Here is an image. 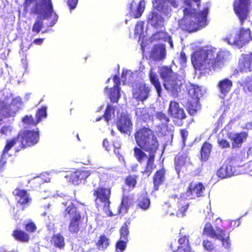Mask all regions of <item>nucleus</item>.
Segmentation results:
<instances>
[{
    "label": "nucleus",
    "instance_id": "obj_1",
    "mask_svg": "<svg viewBox=\"0 0 252 252\" xmlns=\"http://www.w3.org/2000/svg\"><path fill=\"white\" fill-rule=\"evenodd\" d=\"M229 55L226 51H218L212 46H206L194 52L191 56V62L196 69L217 70L224 65V60Z\"/></svg>",
    "mask_w": 252,
    "mask_h": 252
},
{
    "label": "nucleus",
    "instance_id": "obj_2",
    "mask_svg": "<svg viewBox=\"0 0 252 252\" xmlns=\"http://www.w3.org/2000/svg\"><path fill=\"white\" fill-rule=\"evenodd\" d=\"M199 0H185L184 17L179 21V26L184 30L194 32L207 25V16L209 7L207 6L202 11L197 12Z\"/></svg>",
    "mask_w": 252,
    "mask_h": 252
},
{
    "label": "nucleus",
    "instance_id": "obj_3",
    "mask_svg": "<svg viewBox=\"0 0 252 252\" xmlns=\"http://www.w3.org/2000/svg\"><path fill=\"white\" fill-rule=\"evenodd\" d=\"M205 190V187L200 183H191L187 191L181 194L178 199V210L169 207L167 213L170 215H176L178 217H182L185 215V213L187 210L189 203L187 201L189 199H195L203 195Z\"/></svg>",
    "mask_w": 252,
    "mask_h": 252
},
{
    "label": "nucleus",
    "instance_id": "obj_4",
    "mask_svg": "<svg viewBox=\"0 0 252 252\" xmlns=\"http://www.w3.org/2000/svg\"><path fill=\"white\" fill-rule=\"evenodd\" d=\"M110 195V190L109 189L99 188L94 191V195L95 197V202L96 204L100 203L104 204L103 208L106 212L107 210L109 212V215H116L118 214H126L128 209L129 199L127 197L124 196L121 203L118 208V210L116 212H113L112 210H109V197Z\"/></svg>",
    "mask_w": 252,
    "mask_h": 252
},
{
    "label": "nucleus",
    "instance_id": "obj_5",
    "mask_svg": "<svg viewBox=\"0 0 252 252\" xmlns=\"http://www.w3.org/2000/svg\"><path fill=\"white\" fill-rule=\"evenodd\" d=\"M137 145L146 151L155 153L158 143L153 132L148 128H143L135 134Z\"/></svg>",
    "mask_w": 252,
    "mask_h": 252
},
{
    "label": "nucleus",
    "instance_id": "obj_6",
    "mask_svg": "<svg viewBox=\"0 0 252 252\" xmlns=\"http://www.w3.org/2000/svg\"><path fill=\"white\" fill-rule=\"evenodd\" d=\"M226 40L231 45L242 47L252 40L251 32L249 29H245L242 28L239 32L231 33L227 37Z\"/></svg>",
    "mask_w": 252,
    "mask_h": 252
},
{
    "label": "nucleus",
    "instance_id": "obj_7",
    "mask_svg": "<svg viewBox=\"0 0 252 252\" xmlns=\"http://www.w3.org/2000/svg\"><path fill=\"white\" fill-rule=\"evenodd\" d=\"M63 214L65 218L71 219L68 226L69 231L72 233H77L79 230L81 216L77 212L76 208L72 204H69Z\"/></svg>",
    "mask_w": 252,
    "mask_h": 252
},
{
    "label": "nucleus",
    "instance_id": "obj_8",
    "mask_svg": "<svg viewBox=\"0 0 252 252\" xmlns=\"http://www.w3.org/2000/svg\"><path fill=\"white\" fill-rule=\"evenodd\" d=\"M39 139L38 131L24 130L21 131L16 142L19 141L21 142L22 146L25 147L28 146H32L36 144Z\"/></svg>",
    "mask_w": 252,
    "mask_h": 252
},
{
    "label": "nucleus",
    "instance_id": "obj_9",
    "mask_svg": "<svg viewBox=\"0 0 252 252\" xmlns=\"http://www.w3.org/2000/svg\"><path fill=\"white\" fill-rule=\"evenodd\" d=\"M250 0H235L234 3V9L242 24L244 19H246L249 10Z\"/></svg>",
    "mask_w": 252,
    "mask_h": 252
},
{
    "label": "nucleus",
    "instance_id": "obj_10",
    "mask_svg": "<svg viewBox=\"0 0 252 252\" xmlns=\"http://www.w3.org/2000/svg\"><path fill=\"white\" fill-rule=\"evenodd\" d=\"M0 104H2L0 107V114L5 117L13 116L21 105V99L20 97L14 98L11 104L9 106H4L3 102H0Z\"/></svg>",
    "mask_w": 252,
    "mask_h": 252
},
{
    "label": "nucleus",
    "instance_id": "obj_11",
    "mask_svg": "<svg viewBox=\"0 0 252 252\" xmlns=\"http://www.w3.org/2000/svg\"><path fill=\"white\" fill-rule=\"evenodd\" d=\"M171 78L169 81V86H166V82L164 83V86L166 90L172 94L173 95H176V94L181 90V87L184 82L183 78L176 74L175 77Z\"/></svg>",
    "mask_w": 252,
    "mask_h": 252
},
{
    "label": "nucleus",
    "instance_id": "obj_12",
    "mask_svg": "<svg viewBox=\"0 0 252 252\" xmlns=\"http://www.w3.org/2000/svg\"><path fill=\"white\" fill-rule=\"evenodd\" d=\"M149 92V88L145 84H137L133 89V96L138 100L144 101L148 98Z\"/></svg>",
    "mask_w": 252,
    "mask_h": 252
},
{
    "label": "nucleus",
    "instance_id": "obj_13",
    "mask_svg": "<svg viewBox=\"0 0 252 252\" xmlns=\"http://www.w3.org/2000/svg\"><path fill=\"white\" fill-rule=\"evenodd\" d=\"M113 81L114 82V87L111 88L108 91H107V87H106L104 89V92L105 93H107V94L109 96L110 99L112 102H117L121 97L120 88H119L120 81L119 77L116 75L114 76Z\"/></svg>",
    "mask_w": 252,
    "mask_h": 252
},
{
    "label": "nucleus",
    "instance_id": "obj_14",
    "mask_svg": "<svg viewBox=\"0 0 252 252\" xmlns=\"http://www.w3.org/2000/svg\"><path fill=\"white\" fill-rule=\"evenodd\" d=\"M227 135L228 138L231 141V146L233 149L241 147L248 137V134L246 132H230L228 133Z\"/></svg>",
    "mask_w": 252,
    "mask_h": 252
},
{
    "label": "nucleus",
    "instance_id": "obj_15",
    "mask_svg": "<svg viewBox=\"0 0 252 252\" xmlns=\"http://www.w3.org/2000/svg\"><path fill=\"white\" fill-rule=\"evenodd\" d=\"M238 68L241 72H248L252 71V53L241 57L239 60Z\"/></svg>",
    "mask_w": 252,
    "mask_h": 252
},
{
    "label": "nucleus",
    "instance_id": "obj_16",
    "mask_svg": "<svg viewBox=\"0 0 252 252\" xmlns=\"http://www.w3.org/2000/svg\"><path fill=\"white\" fill-rule=\"evenodd\" d=\"M132 123L129 116L127 114H122L117 123L118 129L122 132L127 133L132 128Z\"/></svg>",
    "mask_w": 252,
    "mask_h": 252
},
{
    "label": "nucleus",
    "instance_id": "obj_17",
    "mask_svg": "<svg viewBox=\"0 0 252 252\" xmlns=\"http://www.w3.org/2000/svg\"><path fill=\"white\" fill-rule=\"evenodd\" d=\"M166 56V49L165 46L162 44L155 45L151 50L150 58L155 61H162Z\"/></svg>",
    "mask_w": 252,
    "mask_h": 252
},
{
    "label": "nucleus",
    "instance_id": "obj_18",
    "mask_svg": "<svg viewBox=\"0 0 252 252\" xmlns=\"http://www.w3.org/2000/svg\"><path fill=\"white\" fill-rule=\"evenodd\" d=\"M169 113L173 117L179 119H184L186 117V113L183 109L180 107L178 103L171 101L168 109Z\"/></svg>",
    "mask_w": 252,
    "mask_h": 252
},
{
    "label": "nucleus",
    "instance_id": "obj_19",
    "mask_svg": "<svg viewBox=\"0 0 252 252\" xmlns=\"http://www.w3.org/2000/svg\"><path fill=\"white\" fill-rule=\"evenodd\" d=\"M158 71L164 83L166 82V86H169L168 80L175 77L177 74L173 71L171 67L166 66L160 67Z\"/></svg>",
    "mask_w": 252,
    "mask_h": 252
},
{
    "label": "nucleus",
    "instance_id": "obj_20",
    "mask_svg": "<svg viewBox=\"0 0 252 252\" xmlns=\"http://www.w3.org/2000/svg\"><path fill=\"white\" fill-rule=\"evenodd\" d=\"M13 194L16 196L18 203L21 205L28 204L31 201L29 194L25 190L17 189L14 190Z\"/></svg>",
    "mask_w": 252,
    "mask_h": 252
},
{
    "label": "nucleus",
    "instance_id": "obj_21",
    "mask_svg": "<svg viewBox=\"0 0 252 252\" xmlns=\"http://www.w3.org/2000/svg\"><path fill=\"white\" fill-rule=\"evenodd\" d=\"M187 90L189 96V99L195 100L199 101V98L202 96L204 92L200 87L192 84L188 85Z\"/></svg>",
    "mask_w": 252,
    "mask_h": 252
},
{
    "label": "nucleus",
    "instance_id": "obj_22",
    "mask_svg": "<svg viewBox=\"0 0 252 252\" xmlns=\"http://www.w3.org/2000/svg\"><path fill=\"white\" fill-rule=\"evenodd\" d=\"M232 82L228 78L220 80L217 85L219 92L221 95L224 96L231 90L232 87Z\"/></svg>",
    "mask_w": 252,
    "mask_h": 252
},
{
    "label": "nucleus",
    "instance_id": "obj_23",
    "mask_svg": "<svg viewBox=\"0 0 252 252\" xmlns=\"http://www.w3.org/2000/svg\"><path fill=\"white\" fill-rule=\"evenodd\" d=\"M149 23L156 28L162 27L164 25L163 18L158 13L153 12L148 16Z\"/></svg>",
    "mask_w": 252,
    "mask_h": 252
},
{
    "label": "nucleus",
    "instance_id": "obj_24",
    "mask_svg": "<svg viewBox=\"0 0 252 252\" xmlns=\"http://www.w3.org/2000/svg\"><path fill=\"white\" fill-rule=\"evenodd\" d=\"M130 9L132 12V16L135 18H139L142 15L144 10L145 3L142 1H140L138 4L133 1L131 4Z\"/></svg>",
    "mask_w": 252,
    "mask_h": 252
},
{
    "label": "nucleus",
    "instance_id": "obj_25",
    "mask_svg": "<svg viewBox=\"0 0 252 252\" xmlns=\"http://www.w3.org/2000/svg\"><path fill=\"white\" fill-rule=\"evenodd\" d=\"M153 111L151 108H138L135 110V114L139 119L146 121L152 117Z\"/></svg>",
    "mask_w": 252,
    "mask_h": 252
},
{
    "label": "nucleus",
    "instance_id": "obj_26",
    "mask_svg": "<svg viewBox=\"0 0 252 252\" xmlns=\"http://www.w3.org/2000/svg\"><path fill=\"white\" fill-rule=\"evenodd\" d=\"M234 173V168L230 165L225 164L218 170V175L222 178L230 177L233 175Z\"/></svg>",
    "mask_w": 252,
    "mask_h": 252
},
{
    "label": "nucleus",
    "instance_id": "obj_27",
    "mask_svg": "<svg viewBox=\"0 0 252 252\" xmlns=\"http://www.w3.org/2000/svg\"><path fill=\"white\" fill-rule=\"evenodd\" d=\"M218 229H221L220 228H216V230H214L212 224L210 223H207L203 229V234L207 235L213 238H220L219 236L220 233L219 232Z\"/></svg>",
    "mask_w": 252,
    "mask_h": 252
},
{
    "label": "nucleus",
    "instance_id": "obj_28",
    "mask_svg": "<svg viewBox=\"0 0 252 252\" xmlns=\"http://www.w3.org/2000/svg\"><path fill=\"white\" fill-rule=\"evenodd\" d=\"M16 143L15 139L11 140H8L6 143V145L3 150V153L1 155V158L0 159V167H2L6 162V158L8 156V151L15 145Z\"/></svg>",
    "mask_w": 252,
    "mask_h": 252
},
{
    "label": "nucleus",
    "instance_id": "obj_29",
    "mask_svg": "<svg viewBox=\"0 0 252 252\" xmlns=\"http://www.w3.org/2000/svg\"><path fill=\"white\" fill-rule=\"evenodd\" d=\"M100 168H93V170H83L76 172L74 173L72 177L73 178L74 177L77 178L79 180L86 179L89 176L91 175V174L94 173V172L99 173V170Z\"/></svg>",
    "mask_w": 252,
    "mask_h": 252
},
{
    "label": "nucleus",
    "instance_id": "obj_30",
    "mask_svg": "<svg viewBox=\"0 0 252 252\" xmlns=\"http://www.w3.org/2000/svg\"><path fill=\"white\" fill-rule=\"evenodd\" d=\"M218 231L220 233L219 236L220 238H217V239L221 240L223 246L225 249L229 250L231 246L229 234L223 229H218Z\"/></svg>",
    "mask_w": 252,
    "mask_h": 252
},
{
    "label": "nucleus",
    "instance_id": "obj_31",
    "mask_svg": "<svg viewBox=\"0 0 252 252\" xmlns=\"http://www.w3.org/2000/svg\"><path fill=\"white\" fill-rule=\"evenodd\" d=\"M187 107L189 114L191 115H194L200 109L199 101L189 99Z\"/></svg>",
    "mask_w": 252,
    "mask_h": 252
},
{
    "label": "nucleus",
    "instance_id": "obj_32",
    "mask_svg": "<svg viewBox=\"0 0 252 252\" xmlns=\"http://www.w3.org/2000/svg\"><path fill=\"white\" fill-rule=\"evenodd\" d=\"M149 77L151 82L154 86L158 96H161V87L157 75L153 73L151 70Z\"/></svg>",
    "mask_w": 252,
    "mask_h": 252
},
{
    "label": "nucleus",
    "instance_id": "obj_33",
    "mask_svg": "<svg viewBox=\"0 0 252 252\" xmlns=\"http://www.w3.org/2000/svg\"><path fill=\"white\" fill-rule=\"evenodd\" d=\"M165 170L163 169L158 171L154 178V183L155 189H158V186L162 184L165 180Z\"/></svg>",
    "mask_w": 252,
    "mask_h": 252
},
{
    "label": "nucleus",
    "instance_id": "obj_34",
    "mask_svg": "<svg viewBox=\"0 0 252 252\" xmlns=\"http://www.w3.org/2000/svg\"><path fill=\"white\" fill-rule=\"evenodd\" d=\"M153 38L155 40L163 39L164 41L168 42L169 43L171 47L172 48L173 47V44L171 37L167 35V33L163 31L159 32L153 35Z\"/></svg>",
    "mask_w": 252,
    "mask_h": 252
},
{
    "label": "nucleus",
    "instance_id": "obj_35",
    "mask_svg": "<svg viewBox=\"0 0 252 252\" xmlns=\"http://www.w3.org/2000/svg\"><path fill=\"white\" fill-rule=\"evenodd\" d=\"M211 145L208 143H205L201 151V159L202 160L206 161L209 157L210 154L211 150Z\"/></svg>",
    "mask_w": 252,
    "mask_h": 252
},
{
    "label": "nucleus",
    "instance_id": "obj_36",
    "mask_svg": "<svg viewBox=\"0 0 252 252\" xmlns=\"http://www.w3.org/2000/svg\"><path fill=\"white\" fill-rule=\"evenodd\" d=\"M52 242L55 247L60 249L63 248L65 245L64 238L60 234L54 235L52 237Z\"/></svg>",
    "mask_w": 252,
    "mask_h": 252
},
{
    "label": "nucleus",
    "instance_id": "obj_37",
    "mask_svg": "<svg viewBox=\"0 0 252 252\" xmlns=\"http://www.w3.org/2000/svg\"><path fill=\"white\" fill-rule=\"evenodd\" d=\"M154 162V155L153 153L152 154H150L149 158H148V161L147 163L145 170L143 172L144 173L146 174L148 176H149L151 174L153 170L155 168Z\"/></svg>",
    "mask_w": 252,
    "mask_h": 252
},
{
    "label": "nucleus",
    "instance_id": "obj_38",
    "mask_svg": "<svg viewBox=\"0 0 252 252\" xmlns=\"http://www.w3.org/2000/svg\"><path fill=\"white\" fill-rule=\"evenodd\" d=\"M189 158L186 154L180 155L175 158V165L176 170L179 171L181 167L185 164L188 161Z\"/></svg>",
    "mask_w": 252,
    "mask_h": 252
},
{
    "label": "nucleus",
    "instance_id": "obj_39",
    "mask_svg": "<svg viewBox=\"0 0 252 252\" xmlns=\"http://www.w3.org/2000/svg\"><path fill=\"white\" fill-rule=\"evenodd\" d=\"M13 235L14 237L20 241L27 242L29 241V235L21 230H16L13 232Z\"/></svg>",
    "mask_w": 252,
    "mask_h": 252
},
{
    "label": "nucleus",
    "instance_id": "obj_40",
    "mask_svg": "<svg viewBox=\"0 0 252 252\" xmlns=\"http://www.w3.org/2000/svg\"><path fill=\"white\" fill-rule=\"evenodd\" d=\"M96 244L98 249L101 250H104L109 244V240L106 236L102 235L100 237Z\"/></svg>",
    "mask_w": 252,
    "mask_h": 252
},
{
    "label": "nucleus",
    "instance_id": "obj_41",
    "mask_svg": "<svg viewBox=\"0 0 252 252\" xmlns=\"http://www.w3.org/2000/svg\"><path fill=\"white\" fill-rule=\"evenodd\" d=\"M134 156L139 162H142L147 158L146 154L140 149L135 148L134 149Z\"/></svg>",
    "mask_w": 252,
    "mask_h": 252
},
{
    "label": "nucleus",
    "instance_id": "obj_42",
    "mask_svg": "<svg viewBox=\"0 0 252 252\" xmlns=\"http://www.w3.org/2000/svg\"><path fill=\"white\" fill-rule=\"evenodd\" d=\"M125 183L128 187L133 188L136 184V176H129L126 179Z\"/></svg>",
    "mask_w": 252,
    "mask_h": 252
},
{
    "label": "nucleus",
    "instance_id": "obj_43",
    "mask_svg": "<svg viewBox=\"0 0 252 252\" xmlns=\"http://www.w3.org/2000/svg\"><path fill=\"white\" fill-rule=\"evenodd\" d=\"M127 242V240L120 239V241L117 242L116 245V251L117 252H123L125 250Z\"/></svg>",
    "mask_w": 252,
    "mask_h": 252
},
{
    "label": "nucleus",
    "instance_id": "obj_44",
    "mask_svg": "<svg viewBox=\"0 0 252 252\" xmlns=\"http://www.w3.org/2000/svg\"><path fill=\"white\" fill-rule=\"evenodd\" d=\"M46 117V109L45 107H42L38 110L36 113V123H39L42 118Z\"/></svg>",
    "mask_w": 252,
    "mask_h": 252
},
{
    "label": "nucleus",
    "instance_id": "obj_45",
    "mask_svg": "<svg viewBox=\"0 0 252 252\" xmlns=\"http://www.w3.org/2000/svg\"><path fill=\"white\" fill-rule=\"evenodd\" d=\"M112 114H114L113 108L111 105H108L104 115V117L106 122H108L110 120Z\"/></svg>",
    "mask_w": 252,
    "mask_h": 252
},
{
    "label": "nucleus",
    "instance_id": "obj_46",
    "mask_svg": "<svg viewBox=\"0 0 252 252\" xmlns=\"http://www.w3.org/2000/svg\"><path fill=\"white\" fill-rule=\"evenodd\" d=\"M129 233L127 226L126 225L123 226L120 230V239L127 240V236Z\"/></svg>",
    "mask_w": 252,
    "mask_h": 252
},
{
    "label": "nucleus",
    "instance_id": "obj_47",
    "mask_svg": "<svg viewBox=\"0 0 252 252\" xmlns=\"http://www.w3.org/2000/svg\"><path fill=\"white\" fill-rule=\"evenodd\" d=\"M157 118L161 122L163 125H165L169 121L168 118L166 115L162 112H158L156 114Z\"/></svg>",
    "mask_w": 252,
    "mask_h": 252
},
{
    "label": "nucleus",
    "instance_id": "obj_48",
    "mask_svg": "<svg viewBox=\"0 0 252 252\" xmlns=\"http://www.w3.org/2000/svg\"><path fill=\"white\" fill-rule=\"evenodd\" d=\"M159 10L167 16H169L171 12L170 7H169L168 3H166V2H164L163 5Z\"/></svg>",
    "mask_w": 252,
    "mask_h": 252
},
{
    "label": "nucleus",
    "instance_id": "obj_49",
    "mask_svg": "<svg viewBox=\"0 0 252 252\" xmlns=\"http://www.w3.org/2000/svg\"><path fill=\"white\" fill-rule=\"evenodd\" d=\"M150 205V200L148 198H145L139 200V206L142 209H147Z\"/></svg>",
    "mask_w": 252,
    "mask_h": 252
},
{
    "label": "nucleus",
    "instance_id": "obj_50",
    "mask_svg": "<svg viewBox=\"0 0 252 252\" xmlns=\"http://www.w3.org/2000/svg\"><path fill=\"white\" fill-rule=\"evenodd\" d=\"M12 128L9 126H4L0 130V134L2 135L8 136L10 134Z\"/></svg>",
    "mask_w": 252,
    "mask_h": 252
},
{
    "label": "nucleus",
    "instance_id": "obj_51",
    "mask_svg": "<svg viewBox=\"0 0 252 252\" xmlns=\"http://www.w3.org/2000/svg\"><path fill=\"white\" fill-rule=\"evenodd\" d=\"M244 90L246 92L248 91L252 93V79L249 78L247 79L246 84L244 87Z\"/></svg>",
    "mask_w": 252,
    "mask_h": 252
},
{
    "label": "nucleus",
    "instance_id": "obj_52",
    "mask_svg": "<svg viewBox=\"0 0 252 252\" xmlns=\"http://www.w3.org/2000/svg\"><path fill=\"white\" fill-rule=\"evenodd\" d=\"M143 30V24L142 22H138L135 27V34L140 35Z\"/></svg>",
    "mask_w": 252,
    "mask_h": 252
},
{
    "label": "nucleus",
    "instance_id": "obj_53",
    "mask_svg": "<svg viewBox=\"0 0 252 252\" xmlns=\"http://www.w3.org/2000/svg\"><path fill=\"white\" fill-rule=\"evenodd\" d=\"M23 122L25 124H32V125H36L37 124V123H36V121L35 122L33 120V119L32 118V117H31V116H26L24 118H23Z\"/></svg>",
    "mask_w": 252,
    "mask_h": 252
},
{
    "label": "nucleus",
    "instance_id": "obj_54",
    "mask_svg": "<svg viewBox=\"0 0 252 252\" xmlns=\"http://www.w3.org/2000/svg\"><path fill=\"white\" fill-rule=\"evenodd\" d=\"M218 143L222 148H227L230 147L229 143L226 140L223 139L219 140Z\"/></svg>",
    "mask_w": 252,
    "mask_h": 252
},
{
    "label": "nucleus",
    "instance_id": "obj_55",
    "mask_svg": "<svg viewBox=\"0 0 252 252\" xmlns=\"http://www.w3.org/2000/svg\"><path fill=\"white\" fill-rule=\"evenodd\" d=\"M203 245L204 248L207 250H212L214 249V247L212 243L207 240L204 241Z\"/></svg>",
    "mask_w": 252,
    "mask_h": 252
},
{
    "label": "nucleus",
    "instance_id": "obj_56",
    "mask_svg": "<svg viewBox=\"0 0 252 252\" xmlns=\"http://www.w3.org/2000/svg\"><path fill=\"white\" fill-rule=\"evenodd\" d=\"M26 229L28 231L33 232L36 229V226L32 222L29 223L26 225Z\"/></svg>",
    "mask_w": 252,
    "mask_h": 252
},
{
    "label": "nucleus",
    "instance_id": "obj_57",
    "mask_svg": "<svg viewBox=\"0 0 252 252\" xmlns=\"http://www.w3.org/2000/svg\"><path fill=\"white\" fill-rule=\"evenodd\" d=\"M78 2V0H68L67 4L70 9H74Z\"/></svg>",
    "mask_w": 252,
    "mask_h": 252
},
{
    "label": "nucleus",
    "instance_id": "obj_58",
    "mask_svg": "<svg viewBox=\"0 0 252 252\" xmlns=\"http://www.w3.org/2000/svg\"><path fill=\"white\" fill-rule=\"evenodd\" d=\"M187 60V57L184 53H181L180 56V61L181 63H185Z\"/></svg>",
    "mask_w": 252,
    "mask_h": 252
},
{
    "label": "nucleus",
    "instance_id": "obj_59",
    "mask_svg": "<svg viewBox=\"0 0 252 252\" xmlns=\"http://www.w3.org/2000/svg\"><path fill=\"white\" fill-rule=\"evenodd\" d=\"M181 134L183 139V141H184L188 136V132L185 130H181Z\"/></svg>",
    "mask_w": 252,
    "mask_h": 252
},
{
    "label": "nucleus",
    "instance_id": "obj_60",
    "mask_svg": "<svg viewBox=\"0 0 252 252\" xmlns=\"http://www.w3.org/2000/svg\"><path fill=\"white\" fill-rule=\"evenodd\" d=\"M166 3H168V5L170 4L174 7H177L178 5L177 2L174 0H169Z\"/></svg>",
    "mask_w": 252,
    "mask_h": 252
},
{
    "label": "nucleus",
    "instance_id": "obj_61",
    "mask_svg": "<svg viewBox=\"0 0 252 252\" xmlns=\"http://www.w3.org/2000/svg\"><path fill=\"white\" fill-rule=\"evenodd\" d=\"M43 40L44 38L36 39L34 40L33 43L36 44L40 45L43 42Z\"/></svg>",
    "mask_w": 252,
    "mask_h": 252
},
{
    "label": "nucleus",
    "instance_id": "obj_62",
    "mask_svg": "<svg viewBox=\"0 0 252 252\" xmlns=\"http://www.w3.org/2000/svg\"><path fill=\"white\" fill-rule=\"evenodd\" d=\"M108 141H107V139H105L103 140V147L105 148V149L108 151L109 150V149H108Z\"/></svg>",
    "mask_w": 252,
    "mask_h": 252
},
{
    "label": "nucleus",
    "instance_id": "obj_63",
    "mask_svg": "<svg viewBox=\"0 0 252 252\" xmlns=\"http://www.w3.org/2000/svg\"><path fill=\"white\" fill-rule=\"evenodd\" d=\"M130 73V71H127V70L125 71V70H124L123 73H122V77L124 78L125 76H126V75H129Z\"/></svg>",
    "mask_w": 252,
    "mask_h": 252
},
{
    "label": "nucleus",
    "instance_id": "obj_64",
    "mask_svg": "<svg viewBox=\"0 0 252 252\" xmlns=\"http://www.w3.org/2000/svg\"><path fill=\"white\" fill-rule=\"evenodd\" d=\"M246 126L247 128H252V122L247 124L246 125Z\"/></svg>",
    "mask_w": 252,
    "mask_h": 252
}]
</instances>
